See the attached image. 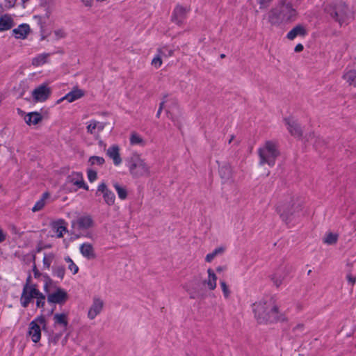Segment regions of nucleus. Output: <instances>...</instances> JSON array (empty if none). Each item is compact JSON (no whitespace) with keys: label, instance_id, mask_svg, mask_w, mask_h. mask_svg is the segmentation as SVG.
Listing matches in <instances>:
<instances>
[{"label":"nucleus","instance_id":"obj_50","mask_svg":"<svg viewBox=\"0 0 356 356\" xmlns=\"http://www.w3.org/2000/svg\"><path fill=\"white\" fill-rule=\"evenodd\" d=\"M62 336V333H57V334H55L54 336H52L49 341L51 343H54V345L58 343V341H59V339H60Z\"/></svg>","mask_w":356,"mask_h":356},{"label":"nucleus","instance_id":"obj_4","mask_svg":"<svg viewBox=\"0 0 356 356\" xmlns=\"http://www.w3.org/2000/svg\"><path fill=\"white\" fill-rule=\"evenodd\" d=\"M125 163L133 178L149 177L150 175L149 166L139 154H132L126 159Z\"/></svg>","mask_w":356,"mask_h":356},{"label":"nucleus","instance_id":"obj_60","mask_svg":"<svg viewBox=\"0 0 356 356\" xmlns=\"http://www.w3.org/2000/svg\"><path fill=\"white\" fill-rule=\"evenodd\" d=\"M223 268H224L222 266H218V267L216 268V271L217 272H221V271L223 270Z\"/></svg>","mask_w":356,"mask_h":356},{"label":"nucleus","instance_id":"obj_63","mask_svg":"<svg viewBox=\"0 0 356 356\" xmlns=\"http://www.w3.org/2000/svg\"><path fill=\"white\" fill-rule=\"evenodd\" d=\"M167 113H168V118H171L172 120H173V118H172V116L171 115V114H170V111H167Z\"/></svg>","mask_w":356,"mask_h":356},{"label":"nucleus","instance_id":"obj_14","mask_svg":"<svg viewBox=\"0 0 356 356\" xmlns=\"http://www.w3.org/2000/svg\"><path fill=\"white\" fill-rule=\"evenodd\" d=\"M342 78L349 86L356 87V61L346 69Z\"/></svg>","mask_w":356,"mask_h":356},{"label":"nucleus","instance_id":"obj_2","mask_svg":"<svg viewBox=\"0 0 356 356\" xmlns=\"http://www.w3.org/2000/svg\"><path fill=\"white\" fill-rule=\"evenodd\" d=\"M298 13L290 2L280 0L276 7L268 13L269 23L278 26L282 24L289 23L296 19Z\"/></svg>","mask_w":356,"mask_h":356},{"label":"nucleus","instance_id":"obj_25","mask_svg":"<svg viewBox=\"0 0 356 356\" xmlns=\"http://www.w3.org/2000/svg\"><path fill=\"white\" fill-rule=\"evenodd\" d=\"M307 35V31L305 27L300 24H298L293 27L286 35V38L292 40L295 39L297 36H305Z\"/></svg>","mask_w":356,"mask_h":356},{"label":"nucleus","instance_id":"obj_48","mask_svg":"<svg viewBox=\"0 0 356 356\" xmlns=\"http://www.w3.org/2000/svg\"><path fill=\"white\" fill-rule=\"evenodd\" d=\"M54 35L57 40L64 38L66 36V33L63 29H57L54 31Z\"/></svg>","mask_w":356,"mask_h":356},{"label":"nucleus","instance_id":"obj_3","mask_svg":"<svg viewBox=\"0 0 356 356\" xmlns=\"http://www.w3.org/2000/svg\"><path fill=\"white\" fill-rule=\"evenodd\" d=\"M302 202L298 197H290L277 206V211L282 220L289 223L302 210Z\"/></svg>","mask_w":356,"mask_h":356},{"label":"nucleus","instance_id":"obj_1","mask_svg":"<svg viewBox=\"0 0 356 356\" xmlns=\"http://www.w3.org/2000/svg\"><path fill=\"white\" fill-rule=\"evenodd\" d=\"M253 312L259 323H274L284 320L283 315L278 310L275 300L271 297L254 303Z\"/></svg>","mask_w":356,"mask_h":356},{"label":"nucleus","instance_id":"obj_27","mask_svg":"<svg viewBox=\"0 0 356 356\" xmlns=\"http://www.w3.org/2000/svg\"><path fill=\"white\" fill-rule=\"evenodd\" d=\"M13 25V20L8 15H4L0 17V31L9 30Z\"/></svg>","mask_w":356,"mask_h":356},{"label":"nucleus","instance_id":"obj_53","mask_svg":"<svg viewBox=\"0 0 356 356\" xmlns=\"http://www.w3.org/2000/svg\"><path fill=\"white\" fill-rule=\"evenodd\" d=\"M304 47H303V45L302 44H298L296 47H295V49H294V51L296 52H300L303 50Z\"/></svg>","mask_w":356,"mask_h":356},{"label":"nucleus","instance_id":"obj_59","mask_svg":"<svg viewBox=\"0 0 356 356\" xmlns=\"http://www.w3.org/2000/svg\"><path fill=\"white\" fill-rule=\"evenodd\" d=\"M165 101H163L162 102L160 103V106H159V109H161L162 110L163 106H164V104H165Z\"/></svg>","mask_w":356,"mask_h":356},{"label":"nucleus","instance_id":"obj_54","mask_svg":"<svg viewBox=\"0 0 356 356\" xmlns=\"http://www.w3.org/2000/svg\"><path fill=\"white\" fill-rule=\"evenodd\" d=\"M6 239V235L3 234V230L0 228V243Z\"/></svg>","mask_w":356,"mask_h":356},{"label":"nucleus","instance_id":"obj_5","mask_svg":"<svg viewBox=\"0 0 356 356\" xmlns=\"http://www.w3.org/2000/svg\"><path fill=\"white\" fill-rule=\"evenodd\" d=\"M258 154L260 165L267 164L270 167L274 166L275 161L280 155L277 143L273 140L266 141L264 145L259 148Z\"/></svg>","mask_w":356,"mask_h":356},{"label":"nucleus","instance_id":"obj_11","mask_svg":"<svg viewBox=\"0 0 356 356\" xmlns=\"http://www.w3.org/2000/svg\"><path fill=\"white\" fill-rule=\"evenodd\" d=\"M99 193L103 195V198L106 204L109 206L114 204L115 196L114 193L108 188L105 183L102 182L98 186L96 195H98Z\"/></svg>","mask_w":356,"mask_h":356},{"label":"nucleus","instance_id":"obj_29","mask_svg":"<svg viewBox=\"0 0 356 356\" xmlns=\"http://www.w3.org/2000/svg\"><path fill=\"white\" fill-rule=\"evenodd\" d=\"M33 271L34 277L35 278H39L40 277H42L43 281L44 282V290L45 292L47 293L49 286L52 283V280L47 275L40 273L39 272V270L37 269L35 265L33 266Z\"/></svg>","mask_w":356,"mask_h":356},{"label":"nucleus","instance_id":"obj_40","mask_svg":"<svg viewBox=\"0 0 356 356\" xmlns=\"http://www.w3.org/2000/svg\"><path fill=\"white\" fill-rule=\"evenodd\" d=\"M89 163L92 165H102L105 163V160L102 156H92L89 158Z\"/></svg>","mask_w":356,"mask_h":356},{"label":"nucleus","instance_id":"obj_56","mask_svg":"<svg viewBox=\"0 0 356 356\" xmlns=\"http://www.w3.org/2000/svg\"><path fill=\"white\" fill-rule=\"evenodd\" d=\"M348 282H350L351 284H354L355 282V278L352 277L350 275L348 276Z\"/></svg>","mask_w":356,"mask_h":356},{"label":"nucleus","instance_id":"obj_18","mask_svg":"<svg viewBox=\"0 0 356 356\" xmlns=\"http://www.w3.org/2000/svg\"><path fill=\"white\" fill-rule=\"evenodd\" d=\"M186 17V10L181 6H177L172 15V21L178 25H181Z\"/></svg>","mask_w":356,"mask_h":356},{"label":"nucleus","instance_id":"obj_38","mask_svg":"<svg viewBox=\"0 0 356 356\" xmlns=\"http://www.w3.org/2000/svg\"><path fill=\"white\" fill-rule=\"evenodd\" d=\"M224 252V248L222 247L216 248L212 252L206 256L205 260L207 262H211L218 254Z\"/></svg>","mask_w":356,"mask_h":356},{"label":"nucleus","instance_id":"obj_41","mask_svg":"<svg viewBox=\"0 0 356 356\" xmlns=\"http://www.w3.org/2000/svg\"><path fill=\"white\" fill-rule=\"evenodd\" d=\"M37 299L36 300V306L39 308H43L45 305V296L39 291L38 295H37V297L35 298Z\"/></svg>","mask_w":356,"mask_h":356},{"label":"nucleus","instance_id":"obj_12","mask_svg":"<svg viewBox=\"0 0 356 356\" xmlns=\"http://www.w3.org/2000/svg\"><path fill=\"white\" fill-rule=\"evenodd\" d=\"M94 225V221L91 216L83 215L79 217L76 222H72V226H76L79 230H86L92 227Z\"/></svg>","mask_w":356,"mask_h":356},{"label":"nucleus","instance_id":"obj_13","mask_svg":"<svg viewBox=\"0 0 356 356\" xmlns=\"http://www.w3.org/2000/svg\"><path fill=\"white\" fill-rule=\"evenodd\" d=\"M218 173L222 183H227L232 179V169L229 163L223 162L219 165Z\"/></svg>","mask_w":356,"mask_h":356},{"label":"nucleus","instance_id":"obj_16","mask_svg":"<svg viewBox=\"0 0 356 356\" xmlns=\"http://www.w3.org/2000/svg\"><path fill=\"white\" fill-rule=\"evenodd\" d=\"M104 302L99 298H94L93 302L91 305L88 316L90 319H94L102 310Z\"/></svg>","mask_w":356,"mask_h":356},{"label":"nucleus","instance_id":"obj_46","mask_svg":"<svg viewBox=\"0 0 356 356\" xmlns=\"http://www.w3.org/2000/svg\"><path fill=\"white\" fill-rule=\"evenodd\" d=\"M97 178V173L95 170H88V179L90 182H93Z\"/></svg>","mask_w":356,"mask_h":356},{"label":"nucleus","instance_id":"obj_20","mask_svg":"<svg viewBox=\"0 0 356 356\" xmlns=\"http://www.w3.org/2000/svg\"><path fill=\"white\" fill-rule=\"evenodd\" d=\"M106 154L113 160L115 165L118 166L122 163V159L120 154V148L118 145H113L107 149Z\"/></svg>","mask_w":356,"mask_h":356},{"label":"nucleus","instance_id":"obj_42","mask_svg":"<svg viewBox=\"0 0 356 356\" xmlns=\"http://www.w3.org/2000/svg\"><path fill=\"white\" fill-rule=\"evenodd\" d=\"M173 50L168 48L167 47H163L158 50V53L163 57H170L173 55Z\"/></svg>","mask_w":356,"mask_h":356},{"label":"nucleus","instance_id":"obj_28","mask_svg":"<svg viewBox=\"0 0 356 356\" xmlns=\"http://www.w3.org/2000/svg\"><path fill=\"white\" fill-rule=\"evenodd\" d=\"M208 279L203 282V284H207L210 290H214L216 287L217 276L211 268L207 270Z\"/></svg>","mask_w":356,"mask_h":356},{"label":"nucleus","instance_id":"obj_47","mask_svg":"<svg viewBox=\"0 0 356 356\" xmlns=\"http://www.w3.org/2000/svg\"><path fill=\"white\" fill-rule=\"evenodd\" d=\"M273 0H257L260 9L267 8Z\"/></svg>","mask_w":356,"mask_h":356},{"label":"nucleus","instance_id":"obj_58","mask_svg":"<svg viewBox=\"0 0 356 356\" xmlns=\"http://www.w3.org/2000/svg\"><path fill=\"white\" fill-rule=\"evenodd\" d=\"M303 327V325L299 324L294 327L295 330H301Z\"/></svg>","mask_w":356,"mask_h":356},{"label":"nucleus","instance_id":"obj_8","mask_svg":"<svg viewBox=\"0 0 356 356\" xmlns=\"http://www.w3.org/2000/svg\"><path fill=\"white\" fill-rule=\"evenodd\" d=\"M39 290L37 285L29 286L24 284L22 293L20 297V303L24 308H26L33 298H35L38 295Z\"/></svg>","mask_w":356,"mask_h":356},{"label":"nucleus","instance_id":"obj_24","mask_svg":"<svg viewBox=\"0 0 356 356\" xmlns=\"http://www.w3.org/2000/svg\"><path fill=\"white\" fill-rule=\"evenodd\" d=\"M293 270L292 266L286 265L283 267V271L284 273V275L279 274V273H276L272 277V280L275 285L278 287L281 285L282 280L286 277V276L291 272Z\"/></svg>","mask_w":356,"mask_h":356},{"label":"nucleus","instance_id":"obj_9","mask_svg":"<svg viewBox=\"0 0 356 356\" xmlns=\"http://www.w3.org/2000/svg\"><path fill=\"white\" fill-rule=\"evenodd\" d=\"M51 94V88L47 84H41L32 91V97L35 102L46 101Z\"/></svg>","mask_w":356,"mask_h":356},{"label":"nucleus","instance_id":"obj_37","mask_svg":"<svg viewBox=\"0 0 356 356\" xmlns=\"http://www.w3.org/2000/svg\"><path fill=\"white\" fill-rule=\"evenodd\" d=\"M48 54H40L37 57L33 58L32 64L35 66H39L46 63Z\"/></svg>","mask_w":356,"mask_h":356},{"label":"nucleus","instance_id":"obj_36","mask_svg":"<svg viewBox=\"0 0 356 356\" xmlns=\"http://www.w3.org/2000/svg\"><path fill=\"white\" fill-rule=\"evenodd\" d=\"M130 143L132 145H139L143 146L145 142L143 139L136 132H132L130 136Z\"/></svg>","mask_w":356,"mask_h":356},{"label":"nucleus","instance_id":"obj_30","mask_svg":"<svg viewBox=\"0 0 356 356\" xmlns=\"http://www.w3.org/2000/svg\"><path fill=\"white\" fill-rule=\"evenodd\" d=\"M54 324L60 325L65 330L68 325L67 315L66 314H55L54 316Z\"/></svg>","mask_w":356,"mask_h":356},{"label":"nucleus","instance_id":"obj_39","mask_svg":"<svg viewBox=\"0 0 356 356\" xmlns=\"http://www.w3.org/2000/svg\"><path fill=\"white\" fill-rule=\"evenodd\" d=\"M338 236L333 233H329L323 239V242L328 245H333L337 242Z\"/></svg>","mask_w":356,"mask_h":356},{"label":"nucleus","instance_id":"obj_61","mask_svg":"<svg viewBox=\"0 0 356 356\" xmlns=\"http://www.w3.org/2000/svg\"><path fill=\"white\" fill-rule=\"evenodd\" d=\"M41 35V40H45L46 35H44V32L42 33H40Z\"/></svg>","mask_w":356,"mask_h":356},{"label":"nucleus","instance_id":"obj_10","mask_svg":"<svg viewBox=\"0 0 356 356\" xmlns=\"http://www.w3.org/2000/svg\"><path fill=\"white\" fill-rule=\"evenodd\" d=\"M68 299L67 292L61 289L58 288L54 293H49L47 296V301L53 304H64Z\"/></svg>","mask_w":356,"mask_h":356},{"label":"nucleus","instance_id":"obj_17","mask_svg":"<svg viewBox=\"0 0 356 356\" xmlns=\"http://www.w3.org/2000/svg\"><path fill=\"white\" fill-rule=\"evenodd\" d=\"M284 120L288 126L287 129L292 136L295 137H300L302 136V129L296 120L291 118H285Z\"/></svg>","mask_w":356,"mask_h":356},{"label":"nucleus","instance_id":"obj_44","mask_svg":"<svg viewBox=\"0 0 356 356\" xmlns=\"http://www.w3.org/2000/svg\"><path fill=\"white\" fill-rule=\"evenodd\" d=\"M162 56L161 54L158 53V54L152 59V65L154 66L156 68H159L161 67L162 64Z\"/></svg>","mask_w":356,"mask_h":356},{"label":"nucleus","instance_id":"obj_51","mask_svg":"<svg viewBox=\"0 0 356 356\" xmlns=\"http://www.w3.org/2000/svg\"><path fill=\"white\" fill-rule=\"evenodd\" d=\"M68 269L70 270L74 275L76 274L79 271V267L74 261L69 264Z\"/></svg>","mask_w":356,"mask_h":356},{"label":"nucleus","instance_id":"obj_26","mask_svg":"<svg viewBox=\"0 0 356 356\" xmlns=\"http://www.w3.org/2000/svg\"><path fill=\"white\" fill-rule=\"evenodd\" d=\"M73 176L77 177V179L74 180V179L68 177L67 179L70 182L72 183L74 185L78 186L80 188H84L87 191L88 190V186L85 183L82 173L73 172Z\"/></svg>","mask_w":356,"mask_h":356},{"label":"nucleus","instance_id":"obj_31","mask_svg":"<svg viewBox=\"0 0 356 356\" xmlns=\"http://www.w3.org/2000/svg\"><path fill=\"white\" fill-rule=\"evenodd\" d=\"M64 224L65 222L63 220L54 222L52 224V228L55 230L58 238H62L63 236V233L67 232V228Z\"/></svg>","mask_w":356,"mask_h":356},{"label":"nucleus","instance_id":"obj_15","mask_svg":"<svg viewBox=\"0 0 356 356\" xmlns=\"http://www.w3.org/2000/svg\"><path fill=\"white\" fill-rule=\"evenodd\" d=\"M85 95L84 90L79 88L77 86L74 87L73 89L66 94L63 97L58 99L57 103H60L63 100H67L68 102L72 103L77 99H81Z\"/></svg>","mask_w":356,"mask_h":356},{"label":"nucleus","instance_id":"obj_34","mask_svg":"<svg viewBox=\"0 0 356 356\" xmlns=\"http://www.w3.org/2000/svg\"><path fill=\"white\" fill-rule=\"evenodd\" d=\"M113 186L118 193V197L120 200H124L127 197V191L126 187L121 186L118 182H114Z\"/></svg>","mask_w":356,"mask_h":356},{"label":"nucleus","instance_id":"obj_7","mask_svg":"<svg viewBox=\"0 0 356 356\" xmlns=\"http://www.w3.org/2000/svg\"><path fill=\"white\" fill-rule=\"evenodd\" d=\"M39 324L45 326L46 320L43 316L37 317L29 324L28 334L34 343H38L41 339V329Z\"/></svg>","mask_w":356,"mask_h":356},{"label":"nucleus","instance_id":"obj_57","mask_svg":"<svg viewBox=\"0 0 356 356\" xmlns=\"http://www.w3.org/2000/svg\"><path fill=\"white\" fill-rule=\"evenodd\" d=\"M65 261L66 262L69 263V264H71L72 262H73V261L72 260V259L69 256H67V257H66L65 258Z\"/></svg>","mask_w":356,"mask_h":356},{"label":"nucleus","instance_id":"obj_43","mask_svg":"<svg viewBox=\"0 0 356 356\" xmlns=\"http://www.w3.org/2000/svg\"><path fill=\"white\" fill-rule=\"evenodd\" d=\"M54 254H49L48 255L45 254L43 258V266L44 268H46L49 269L50 268V266L51 264L52 260L54 259Z\"/></svg>","mask_w":356,"mask_h":356},{"label":"nucleus","instance_id":"obj_62","mask_svg":"<svg viewBox=\"0 0 356 356\" xmlns=\"http://www.w3.org/2000/svg\"><path fill=\"white\" fill-rule=\"evenodd\" d=\"M161 111H162V110H161V109H159V110H158L157 113H156V117H157V118H159V117H160V115H161Z\"/></svg>","mask_w":356,"mask_h":356},{"label":"nucleus","instance_id":"obj_49","mask_svg":"<svg viewBox=\"0 0 356 356\" xmlns=\"http://www.w3.org/2000/svg\"><path fill=\"white\" fill-rule=\"evenodd\" d=\"M97 127V122L95 121H92L87 126V131L90 134H93L94 130Z\"/></svg>","mask_w":356,"mask_h":356},{"label":"nucleus","instance_id":"obj_33","mask_svg":"<svg viewBox=\"0 0 356 356\" xmlns=\"http://www.w3.org/2000/svg\"><path fill=\"white\" fill-rule=\"evenodd\" d=\"M49 196V194L48 192H45L42 194L41 198L36 202L33 207L32 208L33 212H37L40 211L43 209V207L45 205V200L47 198H48Z\"/></svg>","mask_w":356,"mask_h":356},{"label":"nucleus","instance_id":"obj_6","mask_svg":"<svg viewBox=\"0 0 356 356\" xmlns=\"http://www.w3.org/2000/svg\"><path fill=\"white\" fill-rule=\"evenodd\" d=\"M327 12L336 22L342 25L348 18V8L344 2L339 1L331 5Z\"/></svg>","mask_w":356,"mask_h":356},{"label":"nucleus","instance_id":"obj_35","mask_svg":"<svg viewBox=\"0 0 356 356\" xmlns=\"http://www.w3.org/2000/svg\"><path fill=\"white\" fill-rule=\"evenodd\" d=\"M65 273V266L63 265H54L52 267V274L54 276H56L60 278L62 280L64 278Z\"/></svg>","mask_w":356,"mask_h":356},{"label":"nucleus","instance_id":"obj_21","mask_svg":"<svg viewBox=\"0 0 356 356\" xmlns=\"http://www.w3.org/2000/svg\"><path fill=\"white\" fill-rule=\"evenodd\" d=\"M81 254L87 259H94L96 257L94 248L89 243H84L79 247Z\"/></svg>","mask_w":356,"mask_h":356},{"label":"nucleus","instance_id":"obj_23","mask_svg":"<svg viewBox=\"0 0 356 356\" xmlns=\"http://www.w3.org/2000/svg\"><path fill=\"white\" fill-rule=\"evenodd\" d=\"M186 291L191 299H203L206 296V291L200 286V284H197L196 286L187 289Z\"/></svg>","mask_w":356,"mask_h":356},{"label":"nucleus","instance_id":"obj_45","mask_svg":"<svg viewBox=\"0 0 356 356\" xmlns=\"http://www.w3.org/2000/svg\"><path fill=\"white\" fill-rule=\"evenodd\" d=\"M220 284L223 292L224 296L225 298H229L230 291L229 290L228 286L227 285L225 281H220Z\"/></svg>","mask_w":356,"mask_h":356},{"label":"nucleus","instance_id":"obj_52","mask_svg":"<svg viewBox=\"0 0 356 356\" xmlns=\"http://www.w3.org/2000/svg\"><path fill=\"white\" fill-rule=\"evenodd\" d=\"M6 6L8 8H13L15 5L16 0H5Z\"/></svg>","mask_w":356,"mask_h":356},{"label":"nucleus","instance_id":"obj_22","mask_svg":"<svg viewBox=\"0 0 356 356\" xmlns=\"http://www.w3.org/2000/svg\"><path fill=\"white\" fill-rule=\"evenodd\" d=\"M49 16V11H47L43 15H33V20L40 27V33L45 32V27Z\"/></svg>","mask_w":356,"mask_h":356},{"label":"nucleus","instance_id":"obj_32","mask_svg":"<svg viewBox=\"0 0 356 356\" xmlns=\"http://www.w3.org/2000/svg\"><path fill=\"white\" fill-rule=\"evenodd\" d=\"M25 122L28 124H38L42 119V117L40 113L38 112H32L29 113L26 117H25Z\"/></svg>","mask_w":356,"mask_h":356},{"label":"nucleus","instance_id":"obj_55","mask_svg":"<svg viewBox=\"0 0 356 356\" xmlns=\"http://www.w3.org/2000/svg\"><path fill=\"white\" fill-rule=\"evenodd\" d=\"M31 275H29L27 277L26 280V283L24 284H28L29 286L35 285V284H31Z\"/></svg>","mask_w":356,"mask_h":356},{"label":"nucleus","instance_id":"obj_19","mask_svg":"<svg viewBox=\"0 0 356 356\" xmlns=\"http://www.w3.org/2000/svg\"><path fill=\"white\" fill-rule=\"evenodd\" d=\"M30 31V26L28 24H22L13 29L12 32L15 38L24 40L27 38Z\"/></svg>","mask_w":356,"mask_h":356},{"label":"nucleus","instance_id":"obj_64","mask_svg":"<svg viewBox=\"0 0 356 356\" xmlns=\"http://www.w3.org/2000/svg\"><path fill=\"white\" fill-rule=\"evenodd\" d=\"M320 138H316L315 139V141H314V143H315V145L317 146L318 145V140H319Z\"/></svg>","mask_w":356,"mask_h":356}]
</instances>
